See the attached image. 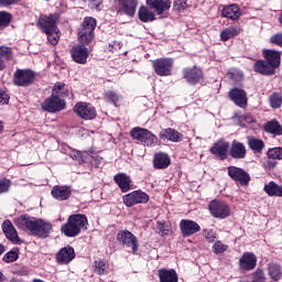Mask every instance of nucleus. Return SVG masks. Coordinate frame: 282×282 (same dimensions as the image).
I'll return each instance as SVG.
<instances>
[{
    "instance_id": "53",
    "label": "nucleus",
    "mask_w": 282,
    "mask_h": 282,
    "mask_svg": "<svg viewBox=\"0 0 282 282\" xmlns=\"http://www.w3.org/2000/svg\"><path fill=\"white\" fill-rule=\"evenodd\" d=\"M62 85L63 89L59 90L58 98H69V96H72V91H69V88H67L64 83H62Z\"/></svg>"
},
{
    "instance_id": "54",
    "label": "nucleus",
    "mask_w": 282,
    "mask_h": 282,
    "mask_svg": "<svg viewBox=\"0 0 282 282\" xmlns=\"http://www.w3.org/2000/svg\"><path fill=\"white\" fill-rule=\"evenodd\" d=\"M271 43L274 45H279V47H282V33H278L270 39Z\"/></svg>"
},
{
    "instance_id": "12",
    "label": "nucleus",
    "mask_w": 282,
    "mask_h": 282,
    "mask_svg": "<svg viewBox=\"0 0 282 282\" xmlns=\"http://www.w3.org/2000/svg\"><path fill=\"white\" fill-rule=\"evenodd\" d=\"M34 82V72L31 69H18L13 75V83L18 87H28Z\"/></svg>"
},
{
    "instance_id": "59",
    "label": "nucleus",
    "mask_w": 282,
    "mask_h": 282,
    "mask_svg": "<svg viewBox=\"0 0 282 282\" xmlns=\"http://www.w3.org/2000/svg\"><path fill=\"white\" fill-rule=\"evenodd\" d=\"M6 69V63L0 58V72Z\"/></svg>"
},
{
    "instance_id": "64",
    "label": "nucleus",
    "mask_w": 282,
    "mask_h": 282,
    "mask_svg": "<svg viewBox=\"0 0 282 282\" xmlns=\"http://www.w3.org/2000/svg\"><path fill=\"white\" fill-rule=\"evenodd\" d=\"M96 8H98V4H96Z\"/></svg>"
},
{
    "instance_id": "21",
    "label": "nucleus",
    "mask_w": 282,
    "mask_h": 282,
    "mask_svg": "<svg viewBox=\"0 0 282 282\" xmlns=\"http://www.w3.org/2000/svg\"><path fill=\"white\" fill-rule=\"evenodd\" d=\"M70 55L75 63H78L79 65H85L87 63V58H89V50L80 45L74 46L70 50Z\"/></svg>"
},
{
    "instance_id": "19",
    "label": "nucleus",
    "mask_w": 282,
    "mask_h": 282,
    "mask_svg": "<svg viewBox=\"0 0 282 282\" xmlns=\"http://www.w3.org/2000/svg\"><path fill=\"white\" fill-rule=\"evenodd\" d=\"M180 228L183 237H191L199 232V230H202V227H199V224L191 219H182L180 223Z\"/></svg>"
},
{
    "instance_id": "35",
    "label": "nucleus",
    "mask_w": 282,
    "mask_h": 282,
    "mask_svg": "<svg viewBox=\"0 0 282 282\" xmlns=\"http://www.w3.org/2000/svg\"><path fill=\"white\" fill-rule=\"evenodd\" d=\"M241 34V26H229L220 32V41H230Z\"/></svg>"
},
{
    "instance_id": "29",
    "label": "nucleus",
    "mask_w": 282,
    "mask_h": 282,
    "mask_svg": "<svg viewBox=\"0 0 282 282\" xmlns=\"http://www.w3.org/2000/svg\"><path fill=\"white\" fill-rule=\"evenodd\" d=\"M229 155H231L234 160H243V158H246V145L239 141H232Z\"/></svg>"
},
{
    "instance_id": "40",
    "label": "nucleus",
    "mask_w": 282,
    "mask_h": 282,
    "mask_svg": "<svg viewBox=\"0 0 282 282\" xmlns=\"http://www.w3.org/2000/svg\"><path fill=\"white\" fill-rule=\"evenodd\" d=\"M104 98L107 100V102L116 105V102H118L122 96H120V94L116 93L115 90H108L105 93Z\"/></svg>"
},
{
    "instance_id": "56",
    "label": "nucleus",
    "mask_w": 282,
    "mask_h": 282,
    "mask_svg": "<svg viewBox=\"0 0 282 282\" xmlns=\"http://www.w3.org/2000/svg\"><path fill=\"white\" fill-rule=\"evenodd\" d=\"M14 3H19V0H0V6H14Z\"/></svg>"
},
{
    "instance_id": "11",
    "label": "nucleus",
    "mask_w": 282,
    "mask_h": 282,
    "mask_svg": "<svg viewBox=\"0 0 282 282\" xmlns=\"http://www.w3.org/2000/svg\"><path fill=\"white\" fill-rule=\"evenodd\" d=\"M152 65L158 76H171L173 72L172 58H159L153 61Z\"/></svg>"
},
{
    "instance_id": "1",
    "label": "nucleus",
    "mask_w": 282,
    "mask_h": 282,
    "mask_svg": "<svg viewBox=\"0 0 282 282\" xmlns=\"http://www.w3.org/2000/svg\"><path fill=\"white\" fill-rule=\"evenodd\" d=\"M14 224L20 230L29 231L33 237H39L40 239H47L54 228L50 220L32 217L30 215H22L15 218Z\"/></svg>"
},
{
    "instance_id": "27",
    "label": "nucleus",
    "mask_w": 282,
    "mask_h": 282,
    "mask_svg": "<svg viewBox=\"0 0 282 282\" xmlns=\"http://www.w3.org/2000/svg\"><path fill=\"white\" fill-rule=\"evenodd\" d=\"M262 54L264 56V61H267L271 66L275 69L281 65V53L274 50H263Z\"/></svg>"
},
{
    "instance_id": "30",
    "label": "nucleus",
    "mask_w": 282,
    "mask_h": 282,
    "mask_svg": "<svg viewBox=\"0 0 282 282\" xmlns=\"http://www.w3.org/2000/svg\"><path fill=\"white\" fill-rule=\"evenodd\" d=\"M138 17L141 23H152V21H155V13L149 6H141L138 11Z\"/></svg>"
},
{
    "instance_id": "37",
    "label": "nucleus",
    "mask_w": 282,
    "mask_h": 282,
    "mask_svg": "<svg viewBox=\"0 0 282 282\" xmlns=\"http://www.w3.org/2000/svg\"><path fill=\"white\" fill-rule=\"evenodd\" d=\"M267 270H268V275L272 281H281L282 268L278 263H269Z\"/></svg>"
},
{
    "instance_id": "51",
    "label": "nucleus",
    "mask_w": 282,
    "mask_h": 282,
    "mask_svg": "<svg viewBox=\"0 0 282 282\" xmlns=\"http://www.w3.org/2000/svg\"><path fill=\"white\" fill-rule=\"evenodd\" d=\"M203 235L209 243H213L217 238V234L210 229L203 230Z\"/></svg>"
},
{
    "instance_id": "4",
    "label": "nucleus",
    "mask_w": 282,
    "mask_h": 282,
    "mask_svg": "<svg viewBox=\"0 0 282 282\" xmlns=\"http://www.w3.org/2000/svg\"><path fill=\"white\" fill-rule=\"evenodd\" d=\"M61 89H63V83L57 82L53 87L52 96L42 104V109L44 111L56 113V111H63V109H65V100L58 97Z\"/></svg>"
},
{
    "instance_id": "15",
    "label": "nucleus",
    "mask_w": 282,
    "mask_h": 282,
    "mask_svg": "<svg viewBox=\"0 0 282 282\" xmlns=\"http://www.w3.org/2000/svg\"><path fill=\"white\" fill-rule=\"evenodd\" d=\"M139 3L138 0H118V12L119 14H126V17L133 19Z\"/></svg>"
},
{
    "instance_id": "58",
    "label": "nucleus",
    "mask_w": 282,
    "mask_h": 282,
    "mask_svg": "<svg viewBox=\"0 0 282 282\" xmlns=\"http://www.w3.org/2000/svg\"><path fill=\"white\" fill-rule=\"evenodd\" d=\"M70 158H72L73 160H80V159L83 158V154L80 153V151H73V152L70 153Z\"/></svg>"
},
{
    "instance_id": "39",
    "label": "nucleus",
    "mask_w": 282,
    "mask_h": 282,
    "mask_svg": "<svg viewBox=\"0 0 282 282\" xmlns=\"http://www.w3.org/2000/svg\"><path fill=\"white\" fill-rule=\"evenodd\" d=\"M95 265V273L102 276L104 274H107V270L109 268V264L105 262V260H97L94 262Z\"/></svg>"
},
{
    "instance_id": "34",
    "label": "nucleus",
    "mask_w": 282,
    "mask_h": 282,
    "mask_svg": "<svg viewBox=\"0 0 282 282\" xmlns=\"http://www.w3.org/2000/svg\"><path fill=\"white\" fill-rule=\"evenodd\" d=\"M263 191L269 197H282V185L276 184L274 181L265 184Z\"/></svg>"
},
{
    "instance_id": "14",
    "label": "nucleus",
    "mask_w": 282,
    "mask_h": 282,
    "mask_svg": "<svg viewBox=\"0 0 282 282\" xmlns=\"http://www.w3.org/2000/svg\"><path fill=\"white\" fill-rule=\"evenodd\" d=\"M228 175L235 182H239V184L241 186H248V184H250V174H248V172H246L241 167L229 166L228 167Z\"/></svg>"
},
{
    "instance_id": "43",
    "label": "nucleus",
    "mask_w": 282,
    "mask_h": 282,
    "mask_svg": "<svg viewBox=\"0 0 282 282\" xmlns=\"http://www.w3.org/2000/svg\"><path fill=\"white\" fill-rule=\"evenodd\" d=\"M18 259L19 252L11 250L3 256L2 261H4V263H14V261H17Z\"/></svg>"
},
{
    "instance_id": "44",
    "label": "nucleus",
    "mask_w": 282,
    "mask_h": 282,
    "mask_svg": "<svg viewBox=\"0 0 282 282\" xmlns=\"http://www.w3.org/2000/svg\"><path fill=\"white\" fill-rule=\"evenodd\" d=\"M212 249L215 254H221V252H226L228 250V245H224V242L218 240L213 245Z\"/></svg>"
},
{
    "instance_id": "42",
    "label": "nucleus",
    "mask_w": 282,
    "mask_h": 282,
    "mask_svg": "<svg viewBox=\"0 0 282 282\" xmlns=\"http://www.w3.org/2000/svg\"><path fill=\"white\" fill-rule=\"evenodd\" d=\"M12 21V14L1 11L0 12V28H8Z\"/></svg>"
},
{
    "instance_id": "55",
    "label": "nucleus",
    "mask_w": 282,
    "mask_h": 282,
    "mask_svg": "<svg viewBox=\"0 0 282 282\" xmlns=\"http://www.w3.org/2000/svg\"><path fill=\"white\" fill-rule=\"evenodd\" d=\"M186 1L188 0H177L174 1L173 6L176 8V10H181L182 8H186Z\"/></svg>"
},
{
    "instance_id": "5",
    "label": "nucleus",
    "mask_w": 282,
    "mask_h": 282,
    "mask_svg": "<svg viewBox=\"0 0 282 282\" xmlns=\"http://www.w3.org/2000/svg\"><path fill=\"white\" fill-rule=\"evenodd\" d=\"M94 30H96V19L86 17L82 24V30L78 32V41L82 45H89L94 41Z\"/></svg>"
},
{
    "instance_id": "38",
    "label": "nucleus",
    "mask_w": 282,
    "mask_h": 282,
    "mask_svg": "<svg viewBox=\"0 0 282 282\" xmlns=\"http://www.w3.org/2000/svg\"><path fill=\"white\" fill-rule=\"evenodd\" d=\"M248 145L251 149V151H254V153H261V151L265 149V143L263 142V140L256 138H249Z\"/></svg>"
},
{
    "instance_id": "28",
    "label": "nucleus",
    "mask_w": 282,
    "mask_h": 282,
    "mask_svg": "<svg viewBox=\"0 0 282 282\" xmlns=\"http://www.w3.org/2000/svg\"><path fill=\"white\" fill-rule=\"evenodd\" d=\"M113 180L122 193H129V191H131V177H129V175L118 173L115 175Z\"/></svg>"
},
{
    "instance_id": "3",
    "label": "nucleus",
    "mask_w": 282,
    "mask_h": 282,
    "mask_svg": "<svg viewBox=\"0 0 282 282\" xmlns=\"http://www.w3.org/2000/svg\"><path fill=\"white\" fill-rule=\"evenodd\" d=\"M87 226H89L87 216L75 214L68 217L67 223L61 227V230L65 237H78L79 232L87 230Z\"/></svg>"
},
{
    "instance_id": "32",
    "label": "nucleus",
    "mask_w": 282,
    "mask_h": 282,
    "mask_svg": "<svg viewBox=\"0 0 282 282\" xmlns=\"http://www.w3.org/2000/svg\"><path fill=\"white\" fill-rule=\"evenodd\" d=\"M154 169H169L171 166V158L164 152L156 153L153 160Z\"/></svg>"
},
{
    "instance_id": "23",
    "label": "nucleus",
    "mask_w": 282,
    "mask_h": 282,
    "mask_svg": "<svg viewBox=\"0 0 282 282\" xmlns=\"http://www.w3.org/2000/svg\"><path fill=\"white\" fill-rule=\"evenodd\" d=\"M1 228L4 237H7V239H9L11 243H19V234L17 232V228H14V225H12V221L4 220Z\"/></svg>"
},
{
    "instance_id": "10",
    "label": "nucleus",
    "mask_w": 282,
    "mask_h": 282,
    "mask_svg": "<svg viewBox=\"0 0 282 282\" xmlns=\"http://www.w3.org/2000/svg\"><path fill=\"white\" fill-rule=\"evenodd\" d=\"M73 111L83 120H94V118H96V108L88 102H77Z\"/></svg>"
},
{
    "instance_id": "20",
    "label": "nucleus",
    "mask_w": 282,
    "mask_h": 282,
    "mask_svg": "<svg viewBox=\"0 0 282 282\" xmlns=\"http://www.w3.org/2000/svg\"><path fill=\"white\" fill-rule=\"evenodd\" d=\"M229 150L230 143H228V141L219 140L210 148V153L218 158V160H226Z\"/></svg>"
},
{
    "instance_id": "61",
    "label": "nucleus",
    "mask_w": 282,
    "mask_h": 282,
    "mask_svg": "<svg viewBox=\"0 0 282 282\" xmlns=\"http://www.w3.org/2000/svg\"><path fill=\"white\" fill-rule=\"evenodd\" d=\"M0 133H3V121L0 120Z\"/></svg>"
},
{
    "instance_id": "57",
    "label": "nucleus",
    "mask_w": 282,
    "mask_h": 282,
    "mask_svg": "<svg viewBox=\"0 0 282 282\" xmlns=\"http://www.w3.org/2000/svg\"><path fill=\"white\" fill-rule=\"evenodd\" d=\"M264 165L267 169H274L276 166V161H274V159L269 158Z\"/></svg>"
},
{
    "instance_id": "33",
    "label": "nucleus",
    "mask_w": 282,
    "mask_h": 282,
    "mask_svg": "<svg viewBox=\"0 0 282 282\" xmlns=\"http://www.w3.org/2000/svg\"><path fill=\"white\" fill-rule=\"evenodd\" d=\"M158 274L160 282H178L177 272L173 269H160Z\"/></svg>"
},
{
    "instance_id": "9",
    "label": "nucleus",
    "mask_w": 282,
    "mask_h": 282,
    "mask_svg": "<svg viewBox=\"0 0 282 282\" xmlns=\"http://www.w3.org/2000/svg\"><path fill=\"white\" fill-rule=\"evenodd\" d=\"M209 212L216 219H226V217H230V206L221 200H212L209 203Z\"/></svg>"
},
{
    "instance_id": "25",
    "label": "nucleus",
    "mask_w": 282,
    "mask_h": 282,
    "mask_svg": "<svg viewBox=\"0 0 282 282\" xmlns=\"http://www.w3.org/2000/svg\"><path fill=\"white\" fill-rule=\"evenodd\" d=\"M253 69L262 76H274V74H276V68L271 66L265 59L257 61L253 65Z\"/></svg>"
},
{
    "instance_id": "48",
    "label": "nucleus",
    "mask_w": 282,
    "mask_h": 282,
    "mask_svg": "<svg viewBox=\"0 0 282 282\" xmlns=\"http://www.w3.org/2000/svg\"><path fill=\"white\" fill-rule=\"evenodd\" d=\"M156 230H159L160 235H169L171 232V226L166 225L165 223L158 221L156 223Z\"/></svg>"
},
{
    "instance_id": "16",
    "label": "nucleus",
    "mask_w": 282,
    "mask_h": 282,
    "mask_svg": "<svg viewBox=\"0 0 282 282\" xmlns=\"http://www.w3.org/2000/svg\"><path fill=\"white\" fill-rule=\"evenodd\" d=\"M183 77L189 85H197L204 80V72L197 66L188 67L183 70Z\"/></svg>"
},
{
    "instance_id": "22",
    "label": "nucleus",
    "mask_w": 282,
    "mask_h": 282,
    "mask_svg": "<svg viewBox=\"0 0 282 282\" xmlns=\"http://www.w3.org/2000/svg\"><path fill=\"white\" fill-rule=\"evenodd\" d=\"M239 267L247 272L254 270L257 268V256L252 252H245L239 260Z\"/></svg>"
},
{
    "instance_id": "7",
    "label": "nucleus",
    "mask_w": 282,
    "mask_h": 282,
    "mask_svg": "<svg viewBox=\"0 0 282 282\" xmlns=\"http://www.w3.org/2000/svg\"><path fill=\"white\" fill-rule=\"evenodd\" d=\"M117 241L123 246V248H128L131 250L132 254L138 252V248H140V242H138V238L129 230H121L117 234Z\"/></svg>"
},
{
    "instance_id": "46",
    "label": "nucleus",
    "mask_w": 282,
    "mask_h": 282,
    "mask_svg": "<svg viewBox=\"0 0 282 282\" xmlns=\"http://www.w3.org/2000/svg\"><path fill=\"white\" fill-rule=\"evenodd\" d=\"M0 56L4 61H12V48L8 46H0Z\"/></svg>"
},
{
    "instance_id": "26",
    "label": "nucleus",
    "mask_w": 282,
    "mask_h": 282,
    "mask_svg": "<svg viewBox=\"0 0 282 282\" xmlns=\"http://www.w3.org/2000/svg\"><path fill=\"white\" fill-rule=\"evenodd\" d=\"M51 195L58 202H65V199H69L72 196V187L56 185L52 188Z\"/></svg>"
},
{
    "instance_id": "36",
    "label": "nucleus",
    "mask_w": 282,
    "mask_h": 282,
    "mask_svg": "<svg viewBox=\"0 0 282 282\" xmlns=\"http://www.w3.org/2000/svg\"><path fill=\"white\" fill-rule=\"evenodd\" d=\"M263 129L267 133H271V135H282V126L276 119H272L264 123Z\"/></svg>"
},
{
    "instance_id": "31",
    "label": "nucleus",
    "mask_w": 282,
    "mask_h": 282,
    "mask_svg": "<svg viewBox=\"0 0 282 282\" xmlns=\"http://www.w3.org/2000/svg\"><path fill=\"white\" fill-rule=\"evenodd\" d=\"M221 14L225 19L237 21V19L241 17V9L237 4H229L227 7H224Z\"/></svg>"
},
{
    "instance_id": "47",
    "label": "nucleus",
    "mask_w": 282,
    "mask_h": 282,
    "mask_svg": "<svg viewBox=\"0 0 282 282\" xmlns=\"http://www.w3.org/2000/svg\"><path fill=\"white\" fill-rule=\"evenodd\" d=\"M10 186H12V182L8 178L0 180V195L8 193L10 191Z\"/></svg>"
},
{
    "instance_id": "50",
    "label": "nucleus",
    "mask_w": 282,
    "mask_h": 282,
    "mask_svg": "<svg viewBox=\"0 0 282 282\" xmlns=\"http://www.w3.org/2000/svg\"><path fill=\"white\" fill-rule=\"evenodd\" d=\"M240 127H248L254 122V118L250 115H245L239 117Z\"/></svg>"
},
{
    "instance_id": "18",
    "label": "nucleus",
    "mask_w": 282,
    "mask_h": 282,
    "mask_svg": "<svg viewBox=\"0 0 282 282\" xmlns=\"http://www.w3.org/2000/svg\"><path fill=\"white\" fill-rule=\"evenodd\" d=\"M145 6L153 11L154 14H164L167 10H171V0H147Z\"/></svg>"
},
{
    "instance_id": "62",
    "label": "nucleus",
    "mask_w": 282,
    "mask_h": 282,
    "mask_svg": "<svg viewBox=\"0 0 282 282\" xmlns=\"http://www.w3.org/2000/svg\"><path fill=\"white\" fill-rule=\"evenodd\" d=\"M0 282H3V273L0 271Z\"/></svg>"
},
{
    "instance_id": "8",
    "label": "nucleus",
    "mask_w": 282,
    "mask_h": 282,
    "mask_svg": "<svg viewBox=\"0 0 282 282\" xmlns=\"http://www.w3.org/2000/svg\"><path fill=\"white\" fill-rule=\"evenodd\" d=\"M124 206L131 208L137 204H147L149 202V194L138 189L122 196Z\"/></svg>"
},
{
    "instance_id": "2",
    "label": "nucleus",
    "mask_w": 282,
    "mask_h": 282,
    "mask_svg": "<svg viewBox=\"0 0 282 282\" xmlns=\"http://www.w3.org/2000/svg\"><path fill=\"white\" fill-rule=\"evenodd\" d=\"M58 18V13H54L50 15H41L37 20V28H40L41 32L46 34L51 45H58V41H61V30L56 26Z\"/></svg>"
},
{
    "instance_id": "24",
    "label": "nucleus",
    "mask_w": 282,
    "mask_h": 282,
    "mask_svg": "<svg viewBox=\"0 0 282 282\" xmlns=\"http://www.w3.org/2000/svg\"><path fill=\"white\" fill-rule=\"evenodd\" d=\"M159 138L161 140H169V142H182L184 134L173 128H166L159 133Z\"/></svg>"
},
{
    "instance_id": "13",
    "label": "nucleus",
    "mask_w": 282,
    "mask_h": 282,
    "mask_svg": "<svg viewBox=\"0 0 282 282\" xmlns=\"http://www.w3.org/2000/svg\"><path fill=\"white\" fill-rule=\"evenodd\" d=\"M75 259H76V251L72 246L63 247L55 254V261L58 265H69V262H72Z\"/></svg>"
},
{
    "instance_id": "49",
    "label": "nucleus",
    "mask_w": 282,
    "mask_h": 282,
    "mask_svg": "<svg viewBox=\"0 0 282 282\" xmlns=\"http://www.w3.org/2000/svg\"><path fill=\"white\" fill-rule=\"evenodd\" d=\"M252 282H265V273L261 269H257L252 273Z\"/></svg>"
},
{
    "instance_id": "45",
    "label": "nucleus",
    "mask_w": 282,
    "mask_h": 282,
    "mask_svg": "<svg viewBox=\"0 0 282 282\" xmlns=\"http://www.w3.org/2000/svg\"><path fill=\"white\" fill-rule=\"evenodd\" d=\"M268 158H270L271 160H282V148L269 149Z\"/></svg>"
},
{
    "instance_id": "41",
    "label": "nucleus",
    "mask_w": 282,
    "mask_h": 282,
    "mask_svg": "<svg viewBox=\"0 0 282 282\" xmlns=\"http://www.w3.org/2000/svg\"><path fill=\"white\" fill-rule=\"evenodd\" d=\"M270 106L272 107V109H280L281 105H282V97L280 94L278 93H273L270 98Z\"/></svg>"
},
{
    "instance_id": "6",
    "label": "nucleus",
    "mask_w": 282,
    "mask_h": 282,
    "mask_svg": "<svg viewBox=\"0 0 282 282\" xmlns=\"http://www.w3.org/2000/svg\"><path fill=\"white\" fill-rule=\"evenodd\" d=\"M130 135L133 140H138L143 147H155L158 145V137L151 131L137 127L130 131Z\"/></svg>"
},
{
    "instance_id": "52",
    "label": "nucleus",
    "mask_w": 282,
    "mask_h": 282,
    "mask_svg": "<svg viewBox=\"0 0 282 282\" xmlns=\"http://www.w3.org/2000/svg\"><path fill=\"white\" fill-rule=\"evenodd\" d=\"M10 102V95L3 89H0V105H8Z\"/></svg>"
},
{
    "instance_id": "63",
    "label": "nucleus",
    "mask_w": 282,
    "mask_h": 282,
    "mask_svg": "<svg viewBox=\"0 0 282 282\" xmlns=\"http://www.w3.org/2000/svg\"><path fill=\"white\" fill-rule=\"evenodd\" d=\"M279 21H280V23L282 25V13H281V17L279 18Z\"/></svg>"
},
{
    "instance_id": "17",
    "label": "nucleus",
    "mask_w": 282,
    "mask_h": 282,
    "mask_svg": "<svg viewBox=\"0 0 282 282\" xmlns=\"http://www.w3.org/2000/svg\"><path fill=\"white\" fill-rule=\"evenodd\" d=\"M230 101L236 104L237 107L246 109L248 107V94L241 88H232L229 91Z\"/></svg>"
},
{
    "instance_id": "60",
    "label": "nucleus",
    "mask_w": 282,
    "mask_h": 282,
    "mask_svg": "<svg viewBox=\"0 0 282 282\" xmlns=\"http://www.w3.org/2000/svg\"><path fill=\"white\" fill-rule=\"evenodd\" d=\"M3 252H6V246L0 243V256L3 254Z\"/></svg>"
}]
</instances>
